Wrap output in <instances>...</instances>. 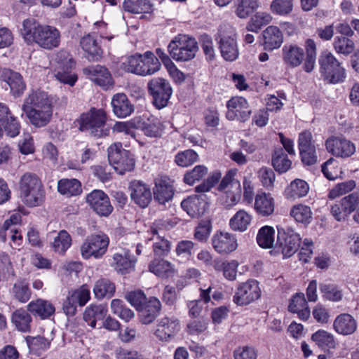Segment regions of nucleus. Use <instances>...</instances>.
Instances as JSON below:
<instances>
[{"label":"nucleus","instance_id":"34","mask_svg":"<svg viewBox=\"0 0 359 359\" xmlns=\"http://www.w3.org/2000/svg\"><path fill=\"white\" fill-rule=\"evenodd\" d=\"M252 216L245 210H240L229 220L230 228L235 231L244 232L251 224Z\"/></svg>","mask_w":359,"mask_h":359},{"label":"nucleus","instance_id":"19","mask_svg":"<svg viewBox=\"0 0 359 359\" xmlns=\"http://www.w3.org/2000/svg\"><path fill=\"white\" fill-rule=\"evenodd\" d=\"M131 200L140 208L148 206L152 198L150 187L140 180H133L129 186Z\"/></svg>","mask_w":359,"mask_h":359},{"label":"nucleus","instance_id":"17","mask_svg":"<svg viewBox=\"0 0 359 359\" xmlns=\"http://www.w3.org/2000/svg\"><path fill=\"white\" fill-rule=\"evenodd\" d=\"M179 320L175 316H164L157 321L155 336L161 341H168L180 331Z\"/></svg>","mask_w":359,"mask_h":359},{"label":"nucleus","instance_id":"59","mask_svg":"<svg viewBox=\"0 0 359 359\" xmlns=\"http://www.w3.org/2000/svg\"><path fill=\"white\" fill-rule=\"evenodd\" d=\"M141 58V54L139 53L126 57L121 62V67L127 72L139 75L141 70L140 66V62H142Z\"/></svg>","mask_w":359,"mask_h":359},{"label":"nucleus","instance_id":"57","mask_svg":"<svg viewBox=\"0 0 359 359\" xmlns=\"http://www.w3.org/2000/svg\"><path fill=\"white\" fill-rule=\"evenodd\" d=\"M208 169L204 165H196L192 170L187 171L184 176V182L192 185L207 175Z\"/></svg>","mask_w":359,"mask_h":359},{"label":"nucleus","instance_id":"30","mask_svg":"<svg viewBox=\"0 0 359 359\" xmlns=\"http://www.w3.org/2000/svg\"><path fill=\"white\" fill-rule=\"evenodd\" d=\"M107 313L106 306L102 304H90L86 308L83 318L91 328H95L97 321L103 320Z\"/></svg>","mask_w":359,"mask_h":359},{"label":"nucleus","instance_id":"14","mask_svg":"<svg viewBox=\"0 0 359 359\" xmlns=\"http://www.w3.org/2000/svg\"><path fill=\"white\" fill-rule=\"evenodd\" d=\"M226 117L230 121L245 122L250 118L252 110L248 101L243 97H233L226 102Z\"/></svg>","mask_w":359,"mask_h":359},{"label":"nucleus","instance_id":"63","mask_svg":"<svg viewBox=\"0 0 359 359\" xmlns=\"http://www.w3.org/2000/svg\"><path fill=\"white\" fill-rule=\"evenodd\" d=\"M135 128H137L135 121H118L113 126L114 132L122 133L126 135L135 138Z\"/></svg>","mask_w":359,"mask_h":359},{"label":"nucleus","instance_id":"28","mask_svg":"<svg viewBox=\"0 0 359 359\" xmlns=\"http://www.w3.org/2000/svg\"><path fill=\"white\" fill-rule=\"evenodd\" d=\"M264 46L266 50L278 48L283 41L280 29L276 26H269L263 32Z\"/></svg>","mask_w":359,"mask_h":359},{"label":"nucleus","instance_id":"16","mask_svg":"<svg viewBox=\"0 0 359 359\" xmlns=\"http://www.w3.org/2000/svg\"><path fill=\"white\" fill-rule=\"evenodd\" d=\"M86 200L93 211L100 216L107 217L113 210L109 196L102 190L92 191L86 196Z\"/></svg>","mask_w":359,"mask_h":359},{"label":"nucleus","instance_id":"31","mask_svg":"<svg viewBox=\"0 0 359 359\" xmlns=\"http://www.w3.org/2000/svg\"><path fill=\"white\" fill-rule=\"evenodd\" d=\"M80 45L88 54L90 60H97L102 55V49L95 34H88L81 38Z\"/></svg>","mask_w":359,"mask_h":359},{"label":"nucleus","instance_id":"6","mask_svg":"<svg viewBox=\"0 0 359 359\" xmlns=\"http://www.w3.org/2000/svg\"><path fill=\"white\" fill-rule=\"evenodd\" d=\"M108 159L119 175H124L135 168V159L131 153L123 149L122 144L116 142L108 148Z\"/></svg>","mask_w":359,"mask_h":359},{"label":"nucleus","instance_id":"43","mask_svg":"<svg viewBox=\"0 0 359 359\" xmlns=\"http://www.w3.org/2000/svg\"><path fill=\"white\" fill-rule=\"evenodd\" d=\"M74 66V62L72 58H69L65 65H60L55 74V77L60 82L73 86L77 80L75 74H72L69 69Z\"/></svg>","mask_w":359,"mask_h":359},{"label":"nucleus","instance_id":"22","mask_svg":"<svg viewBox=\"0 0 359 359\" xmlns=\"http://www.w3.org/2000/svg\"><path fill=\"white\" fill-rule=\"evenodd\" d=\"M161 309V304L158 299L154 297H149L138 309L140 320L143 324L152 323L158 315Z\"/></svg>","mask_w":359,"mask_h":359},{"label":"nucleus","instance_id":"61","mask_svg":"<svg viewBox=\"0 0 359 359\" xmlns=\"http://www.w3.org/2000/svg\"><path fill=\"white\" fill-rule=\"evenodd\" d=\"M355 187V182L354 180H348L336 184L332 189H330L328 197L331 199H334L340 196L346 194L351 191Z\"/></svg>","mask_w":359,"mask_h":359},{"label":"nucleus","instance_id":"26","mask_svg":"<svg viewBox=\"0 0 359 359\" xmlns=\"http://www.w3.org/2000/svg\"><path fill=\"white\" fill-rule=\"evenodd\" d=\"M113 112L118 118H126L134 111V106L124 93L115 94L111 99Z\"/></svg>","mask_w":359,"mask_h":359},{"label":"nucleus","instance_id":"44","mask_svg":"<svg viewBox=\"0 0 359 359\" xmlns=\"http://www.w3.org/2000/svg\"><path fill=\"white\" fill-rule=\"evenodd\" d=\"M123 6L131 13H148L152 11L149 0H124Z\"/></svg>","mask_w":359,"mask_h":359},{"label":"nucleus","instance_id":"42","mask_svg":"<svg viewBox=\"0 0 359 359\" xmlns=\"http://www.w3.org/2000/svg\"><path fill=\"white\" fill-rule=\"evenodd\" d=\"M309 191L308 183L301 179L293 180L286 189L287 198L294 200L307 195Z\"/></svg>","mask_w":359,"mask_h":359},{"label":"nucleus","instance_id":"24","mask_svg":"<svg viewBox=\"0 0 359 359\" xmlns=\"http://www.w3.org/2000/svg\"><path fill=\"white\" fill-rule=\"evenodd\" d=\"M356 320L349 313H341L333 322V329L339 334L351 335L357 330Z\"/></svg>","mask_w":359,"mask_h":359},{"label":"nucleus","instance_id":"29","mask_svg":"<svg viewBox=\"0 0 359 359\" xmlns=\"http://www.w3.org/2000/svg\"><path fill=\"white\" fill-rule=\"evenodd\" d=\"M141 57L140 76L151 75L161 69V62L151 51H146L144 54H141Z\"/></svg>","mask_w":359,"mask_h":359},{"label":"nucleus","instance_id":"5","mask_svg":"<svg viewBox=\"0 0 359 359\" xmlns=\"http://www.w3.org/2000/svg\"><path fill=\"white\" fill-rule=\"evenodd\" d=\"M216 40L219 44L222 57L226 61L236 60L239 51L236 40V29L229 25L219 27Z\"/></svg>","mask_w":359,"mask_h":359},{"label":"nucleus","instance_id":"4","mask_svg":"<svg viewBox=\"0 0 359 359\" xmlns=\"http://www.w3.org/2000/svg\"><path fill=\"white\" fill-rule=\"evenodd\" d=\"M198 50L196 39L184 34L176 36L168 46L170 57L176 61L181 62L189 61L194 58Z\"/></svg>","mask_w":359,"mask_h":359},{"label":"nucleus","instance_id":"21","mask_svg":"<svg viewBox=\"0 0 359 359\" xmlns=\"http://www.w3.org/2000/svg\"><path fill=\"white\" fill-rule=\"evenodd\" d=\"M84 72L89 76L90 79L95 84L107 90L112 87L114 81L109 70L101 65L90 66L84 69Z\"/></svg>","mask_w":359,"mask_h":359},{"label":"nucleus","instance_id":"51","mask_svg":"<svg viewBox=\"0 0 359 359\" xmlns=\"http://www.w3.org/2000/svg\"><path fill=\"white\" fill-rule=\"evenodd\" d=\"M293 8L294 0H273L270 4L271 13L280 16L289 15Z\"/></svg>","mask_w":359,"mask_h":359},{"label":"nucleus","instance_id":"18","mask_svg":"<svg viewBox=\"0 0 359 359\" xmlns=\"http://www.w3.org/2000/svg\"><path fill=\"white\" fill-rule=\"evenodd\" d=\"M212 245L217 253L227 255L236 250L238 247L237 238L232 233L217 231L212 236Z\"/></svg>","mask_w":359,"mask_h":359},{"label":"nucleus","instance_id":"39","mask_svg":"<svg viewBox=\"0 0 359 359\" xmlns=\"http://www.w3.org/2000/svg\"><path fill=\"white\" fill-rule=\"evenodd\" d=\"M144 133L149 137H157L160 134V121L154 116H143L141 121L137 124Z\"/></svg>","mask_w":359,"mask_h":359},{"label":"nucleus","instance_id":"54","mask_svg":"<svg viewBox=\"0 0 359 359\" xmlns=\"http://www.w3.org/2000/svg\"><path fill=\"white\" fill-rule=\"evenodd\" d=\"M320 290L324 299L332 302H339L342 299V291L334 284L322 283Z\"/></svg>","mask_w":359,"mask_h":359},{"label":"nucleus","instance_id":"52","mask_svg":"<svg viewBox=\"0 0 359 359\" xmlns=\"http://www.w3.org/2000/svg\"><path fill=\"white\" fill-rule=\"evenodd\" d=\"M259 7L258 0H238L236 14L240 18H246Z\"/></svg>","mask_w":359,"mask_h":359},{"label":"nucleus","instance_id":"8","mask_svg":"<svg viewBox=\"0 0 359 359\" xmlns=\"http://www.w3.org/2000/svg\"><path fill=\"white\" fill-rule=\"evenodd\" d=\"M109 243L107 235L103 233L88 236L81 246V255L85 259L101 258L107 252Z\"/></svg>","mask_w":359,"mask_h":359},{"label":"nucleus","instance_id":"33","mask_svg":"<svg viewBox=\"0 0 359 359\" xmlns=\"http://www.w3.org/2000/svg\"><path fill=\"white\" fill-rule=\"evenodd\" d=\"M27 309L41 318H48L55 312V307L50 302L41 299L31 302L27 305Z\"/></svg>","mask_w":359,"mask_h":359},{"label":"nucleus","instance_id":"58","mask_svg":"<svg viewBox=\"0 0 359 359\" xmlns=\"http://www.w3.org/2000/svg\"><path fill=\"white\" fill-rule=\"evenodd\" d=\"M198 154L192 149H187L177 153L175 157V162L181 167H188L198 161Z\"/></svg>","mask_w":359,"mask_h":359},{"label":"nucleus","instance_id":"60","mask_svg":"<svg viewBox=\"0 0 359 359\" xmlns=\"http://www.w3.org/2000/svg\"><path fill=\"white\" fill-rule=\"evenodd\" d=\"M333 47L337 53L348 55L354 50V43L347 37L336 36L333 41Z\"/></svg>","mask_w":359,"mask_h":359},{"label":"nucleus","instance_id":"25","mask_svg":"<svg viewBox=\"0 0 359 359\" xmlns=\"http://www.w3.org/2000/svg\"><path fill=\"white\" fill-rule=\"evenodd\" d=\"M282 56L284 63L294 68L302 64L304 51L302 48L296 44H285L282 48Z\"/></svg>","mask_w":359,"mask_h":359},{"label":"nucleus","instance_id":"56","mask_svg":"<svg viewBox=\"0 0 359 359\" xmlns=\"http://www.w3.org/2000/svg\"><path fill=\"white\" fill-rule=\"evenodd\" d=\"M311 339L323 348H334L335 346L334 338L332 334L319 330L311 336Z\"/></svg>","mask_w":359,"mask_h":359},{"label":"nucleus","instance_id":"47","mask_svg":"<svg viewBox=\"0 0 359 359\" xmlns=\"http://www.w3.org/2000/svg\"><path fill=\"white\" fill-rule=\"evenodd\" d=\"M272 21V16L266 12H258L254 15L246 26V29L255 33L259 32L262 27Z\"/></svg>","mask_w":359,"mask_h":359},{"label":"nucleus","instance_id":"40","mask_svg":"<svg viewBox=\"0 0 359 359\" xmlns=\"http://www.w3.org/2000/svg\"><path fill=\"white\" fill-rule=\"evenodd\" d=\"M116 290V287L114 283L107 278H100L97 280L93 287V292L95 296L98 299H102L104 297H111Z\"/></svg>","mask_w":359,"mask_h":359},{"label":"nucleus","instance_id":"62","mask_svg":"<svg viewBox=\"0 0 359 359\" xmlns=\"http://www.w3.org/2000/svg\"><path fill=\"white\" fill-rule=\"evenodd\" d=\"M13 292L15 297L22 303L27 302L31 296V292L29 290L28 283L24 281H18L15 283L13 287Z\"/></svg>","mask_w":359,"mask_h":359},{"label":"nucleus","instance_id":"2","mask_svg":"<svg viewBox=\"0 0 359 359\" xmlns=\"http://www.w3.org/2000/svg\"><path fill=\"white\" fill-rule=\"evenodd\" d=\"M22 110L33 126L43 127L52 118L53 101L47 93L41 90H32L25 99Z\"/></svg>","mask_w":359,"mask_h":359},{"label":"nucleus","instance_id":"7","mask_svg":"<svg viewBox=\"0 0 359 359\" xmlns=\"http://www.w3.org/2000/svg\"><path fill=\"white\" fill-rule=\"evenodd\" d=\"M277 229V244L281 249L283 257H290L299 248L301 237L285 222L278 225Z\"/></svg>","mask_w":359,"mask_h":359},{"label":"nucleus","instance_id":"10","mask_svg":"<svg viewBox=\"0 0 359 359\" xmlns=\"http://www.w3.org/2000/svg\"><path fill=\"white\" fill-rule=\"evenodd\" d=\"M147 87L156 108L161 109L166 107L172 93L170 83L162 78H154L148 83Z\"/></svg>","mask_w":359,"mask_h":359},{"label":"nucleus","instance_id":"53","mask_svg":"<svg viewBox=\"0 0 359 359\" xmlns=\"http://www.w3.org/2000/svg\"><path fill=\"white\" fill-rule=\"evenodd\" d=\"M272 164L275 170L279 172H285L287 171L292 164L287 156L283 152L282 149L276 150L272 158Z\"/></svg>","mask_w":359,"mask_h":359},{"label":"nucleus","instance_id":"49","mask_svg":"<svg viewBox=\"0 0 359 359\" xmlns=\"http://www.w3.org/2000/svg\"><path fill=\"white\" fill-rule=\"evenodd\" d=\"M40 186H42V183L36 175L26 172L20 177L19 182L20 195L39 187Z\"/></svg>","mask_w":359,"mask_h":359},{"label":"nucleus","instance_id":"35","mask_svg":"<svg viewBox=\"0 0 359 359\" xmlns=\"http://www.w3.org/2000/svg\"><path fill=\"white\" fill-rule=\"evenodd\" d=\"M4 81L10 86L11 93L15 97L21 95L25 90L26 86L22 76L18 72L13 71L6 72Z\"/></svg>","mask_w":359,"mask_h":359},{"label":"nucleus","instance_id":"45","mask_svg":"<svg viewBox=\"0 0 359 359\" xmlns=\"http://www.w3.org/2000/svg\"><path fill=\"white\" fill-rule=\"evenodd\" d=\"M258 245L265 249L271 248L275 241V230L272 226H264L260 228L257 234Z\"/></svg>","mask_w":359,"mask_h":359},{"label":"nucleus","instance_id":"15","mask_svg":"<svg viewBox=\"0 0 359 359\" xmlns=\"http://www.w3.org/2000/svg\"><path fill=\"white\" fill-rule=\"evenodd\" d=\"M327 151L333 156L346 158L355 152V146L350 140L344 137H331L325 142Z\"/></svg>","mask_w":359,"mask_h":359},{"label":"nucleus","instance_id":"12","mask_svg":"<svg viewBox=\"0 0 359 359\" xmlns=\"http://www.w3.org/2000/svg\"><path fill=\"white\" fill-rule=\"evenodd\" d=\"M90 299V287L84 284L79 288L69 292L63 302V311L67 316H73L76 313L77 306H83Z\"/></svg>","mask_w":359,"mask_h":359},{"label":"nucleus","instance_id":"50","mask_svg":"<svg viewBox=\"0 0 359 359\" xmlns=\"http://www.w3.org/2000/svg\"><path fill=\"white\" fill-rule=\"evenodd\" d=\"M290 215L299 223L309 224L312 219V212L309 206L298 204L290 210Z\"/></svg>","mask_w":359,"mask_h":359},{"label":"nucleus","instance_id":"20","mask_svg":"<svg viewBox=\"0 0 359 359\" xmlns=\"http://www.w3.org/2000/svg\"><path fill=\"white\" fill-rule=\"evenodd\" d=\"M182 209L191 217H198L203 215L208 207L205 194L192 195L181 203Z\"/></svg>","mask_w":359,"mask_h":359},{"label":"nucleus","instance_id":"37","mask_svg":"<svg viewBox=\"0 0 359 359\" xmlns=\"http://www.w3.org/2000/svg\"><path fill=\"white\" fill-rule=\"evenodd\" d=\"M158 258L155 257L149 264V271L161 278L172 276L174 273L172 264L168 261Z\"/></svg>","mask_w":359,"mask_h":359},{"label":"nucleus","instance_id":"23","mask_svg":"<svg viewBox=\"0 0 359 359\" xmlns=\"http://www.w3.org/2000/svg\"><path fill=\"white\" fill-rule=\"evenodd\" d=\"M149 232L152 234L150 240L154 241L153 252L155 257H164L168 256L171 250V243L161 233L163 230H158L156 226H152Z\"/></svg>","mask_w":359,"mask_h":359},{"label":"nucleus","instance_id":"27","mask_svg":"<svg viewBox=\"0 0 359 359\" xmlns=\"http://www.w3.org/2000/svg\"><path fill=\"white\" fill-rule=\"evenodd\" d=\"M254 209L256 213L261 217L271 215L275 209L273 198L270 194L258 193L255 197Z\"/></svg>","mask_w":359,"mask_h":359},{"label":"nucleus","instance_id":"64","mask_svg":"<svg viewBox=\"0 0 359 359\" xmlns=\"http://www.w3.org/2000/svg\"><path fill=\"white\" fill-rule=\"evenodd\" d=\"M233 358L234 359H257V351L252 346H239L234 350Z\"/></svg>","mask_w":359,"mask_h":359},{"label":"nucleus","instance_id":"9","mask_svg":"<svg viewBox=\"0 0 359 359\" xmlns=\"http://www.w3.org/2000/svg\"><path fill=\"white\" fill-rule=\"evenodd\" d=\"M320 72L330 83H338L343 82L346 78L345 69L330 52H323L319 58Z\"/></svg>","mask_w":359,"mask_h":359},{"label":"nucleus","instance_id":"11","mask_svg":"<svg viewBox=\"0 0 359 359\" xmlns=\"http://www.w3.org/2000/svg\"><path fill=\"white\" fill-rule=\"evenodd\" d=\"M260 296L259 283L256 280L250 279L238 285L233 301L238 306H244L258 299Z\"/></svg>","mask_w":359,"mask_h":359},{"label":"nucleus","instance_id":"55","mask_svg":"<svg viewBox=\"0 0 359 359\" xmlns=\"http://www.w3.org/2000/svg\"><path fill=\"white\" fill-rule=\"evenodd\" d=\"M238 262L236 260H231L226 262H217L214 267L215 270H222L224 278L229 280L233 281L236 278Z\"/></svg>","mask_w":359,"mask_h":359},{"label":"nucleus","instance_id":"38","mask_svg":"<svg viewBox=\"0 0 359 359\" xmlns=\"http://www.w3.org/2000/svg\"><path fill=\"white\" fill-rule=\"evenodd\" d=\"M72 243V239L70 234L65 230H61L53 238V241L50 243V246L54 252L60 255H64L71 247Z\"/></svg>","mask_w":359,"mask_h":359},{"label":"nucleus","instance_id":"48","mask_svg":"<svg viewBox=\"0 0 359 359\" xmlns=\"http://www.w3.org/2000/svg\"><path fill=\"white\" fill-rule=\"evenodd\" d=\"M154 195L155 200L158 201L159 203L165 204L172 198V187L163 181H159L155 184Z\"/></svg>","mask_w":359,"mask_h":359},{"label":"nucleus","instance_id":"3","mask_svg":"<svg viewBox=\"0 0 359 359\" xmlns=\"http://www.w3.org/2000/svg\"><path fill=\"white\" fill-rule=\"evenodd\" d=\"M107 115L102 109L91 108L81 115L79 129L86 131L95 137H103L109 135L110 128L106 124Z\"/></svg>","mask_w":359,"mask_h":359},{"label":"nucleus","instance_id":"46","mask_svg":"<svg viewBox=\"0 0 359 359\" xmlns=\"http://www.w3.org/2000/svg\"><path fill=\"white\" fill-rule=\"evenodd\" d=\"M20 196L25 205L29 207H36L40 205L43 201L45 191L42 185Z\"/></svg>","mask_w":359,"mask_h":359},{"label":"nucleus","instance_id":"13","mask_svg":"<svg viewBox=\"0 0 359 359\" xmlns=\"http://www.w3.org/2000/svg\"><path fill=\"white\" fill-rule=\"evenodd\" d=\"M237 173V170H229L224 177L222 178L219 185V190L225 191L227 194V205H236L241 198V183L238 180L235 179V175Z\"/></svg>","mask_w":359,"mask_h":359},{"label":"nucleus","instance_id":"36","mask_svg":"<svg viewBox=\"0 0 359 359\" xmlns=\"http://www.w3.org/2000/svg\"><path fill=\"white\" fill-rule=\"evenodd\" d=\"M58 192L67 197L78 196L82 192L81 184L76 179H62L57 182Z\"/></svg>","mask_w":359,"mask_h":359},{"label":"nucleus","instance_id":"32","mask_svg":"<svg viewBox=\"0 0 359 359\" xmlns=\"http://www.w3.org/2000/svg\"><path fill=\"white\" fill-rule=\"evenodd\" d=\"M22 309L15 311L11 316V323L16 330L21 332H29L31 330L32 316Z\"/></svg>","mask_w":359,"mask_h":359},{"label":"nucleus","instance_id":"1","mask_svg":"<svg viewBox=\"0 0 359 359\" xmlns=\"http://www.w3.org/2000/svg\"><path fill=\"white\" fill-rule=\"evenodd\" d=\"M20 34L27 45L36 44L45 50L55 48L60 43V32L55 27L41 24L34 18L22 21Z\"/></svg>","mask_w":359,"mask_h":359},{"label":"nucleus","instance_id":"41","mask_svg":"<svg viewBox=\"0 0 359 359\" xmlns=\"http://www.w3.org/2000/svg\"><path fill=\"white\" fill-rule=\"evenodd\" d=\"M111 266L119 273L126 274L130 272L134 268V263L130 259L128 255L115 253L112 258Z\"/></svg>","mask_w":359,"mask_h":359}]
</instances>
